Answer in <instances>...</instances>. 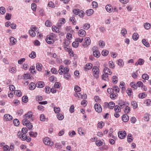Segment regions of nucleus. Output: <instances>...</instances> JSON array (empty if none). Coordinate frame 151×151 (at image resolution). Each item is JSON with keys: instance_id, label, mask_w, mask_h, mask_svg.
Returning <instances> with one entry per match:
<instances>
[{"instance_id": "nucleus-1", "label": "nucleus", "mask_w": 151, "mask_h": 151, "mask_svg": "<svg viewBox=\"0 0 151 151\" xmlns=\"http://www.w3.org/2000/svg\"><path fill=\"white\" fill-rule=\"evenodd\" d=\"M55 37V34L51 33L50 35L47 36L45 40L48 44H52L54 42V39Z\"/></svg>"}, {"instance_id": "nucleus-2", "label": "nucleus", "mask_w": 151, "mask_h": 151, "mask_svg": "<svg viewBox=\"0 0 151 151\" xmlns=\"http://www.w3.org/2000/svg\"><path fill=\"white\" fill-rule=\"evenodd\" d=\"M92 71L93 73V76L96 78L99 76V68L96 66H94L92 68Z\"/></svg>"}, {"instance_id": "nucleus-3", "label": "nucleus", "mask_w": 151, "mask_h": 151, "mask_svg": "<svg viewBox=\"0 0 151 151\" xmlns=\"http://www.w3.org/2000/svg\"><path fill=\"white\" fill-rule=\"evenodd\" d=\"M43 142L45 144L52 146L53 145V143L52 142L49 138L45 137L43 139Z\"/></svg>"}, {"instance_id": "nucleus-4", "label": "nucleus", "mask_w": 151, "mask_h": 151, "mask_svg": "<svg viewBox=\"0 0 151 151\" xmlns=\"http://www.w3.org/2000/svg\"><path fill=\"white\" fill-rule=\"evenodd\" d=\"M94 108L96 111L99 112H100L102 111V108L100 104H99L96 103L95 104Z\"/></svg>"}, {"instance_id": "nucleus-5", "label": "nucleus", "mask_w": 151, "mask_h": 151, "mask_svg": "<svg viewBox=\"0 0 151 151\" xmlns=\"http://www.w3.org/2000/svg\"><path fill=\"white\" fill-rule=\"evenodd\" d=\"M126 136V133L125 131H120L119 132L118 136L121 139H124Z\"/></svg>"}, {"instance_id": "nucleus-6", "label": "nucleus", "mask_w": 151, "mask_h": 151, "mask_svg": "<svg viewBox=\"0 0 151 151\" xmlns=\"http://www.w3.org/2000/svg\"><path fill=\"white\" fill-rule=\"evenodd\" d=\"M32 112L29 111L27 114H26L24 115V116L26 118L29 119L30 120H31L32 121L33 120V119L32 118Z\"/></svg>"}, {"instance_id": "nucleus-7", "label": "nucleus", "mask_w": 151, "mask_h": 151, "mask_svg": "<svg viewBox=\"0 0 151 151\" xmlns=\"http://www.w3.org/2000/svg\"><path fill=\"white\" fill-rule=\"evenodd\" d=\"M105 105L106 106H107L109 108L112 109L114 107L115 104L113 101L110 102L109 103L107 102H105Z\"/></svg>"}, {"instance_id": "nucleus-8", "label": "nucleus", "mask_w": 151, "mask_h": 151, "mask_svg": "<svg viewBox=\"0 0 151 151\" xmlns=\"http://www.w3.org/2000/svg\"><path fill=\"white\" fill-rule=\"evenodd\" d=\"M79 35L81 37H85L86 35V32L83 29H81L78 32Z\"/></svg>"}, {"instance_id": "nucleus-9", "label": "nucleus", "mask_w": 151, "mask_h": 151, "mask_svg": "<svg viewBox=\"0 0 151 151\" xmlns=\"http://www.w3.org/2000/svg\"><path fill=\"white\" fill-rule=\"evenodd\" d=\"M4 119L6 121H10L12 119V116L8 114H5L4 116Z\"/></svg>"}, {"instance_id": "nucleus-10", "label": "nucleus", "mask_w": 151, "mask_h": 151, "mask_svg": "<svg viewBox=\"0 0 151 151\" xmlns=\"http://www.w3.org/2000/svg\"><path fill=\"white\" fill-rule=\"evenodd\" d=\"M93 54L94 57L98 58L99 57L100 55V54L99 51L97 50H96L93 52Z\"/></svg>"}, {"instance_id": "nucleus-11", "label": "nucleus", "mask_w": 151, "mask_h": 151, "mask_svg": "<svg viewBox=\"0 0 151 151\" xmlns=\"http://www.w3.org/2000/svg\"><path fill=\"white\" fill-rule=\"evenodd\" d=\"M128 104L126 102H119V106L120 109H123Z\"/></svg>"}, {"instance_id": "nucleus-12", "label": "nucleus", "mask_w": 151, "mask_h": 151, "mask_svg": "<svg viewBox=\"0 0 151 151\" xmlns=\"http://www.w3.org/2000/svg\"><path fill=\"white\" fill-rule=\"evenodd\" d=\"M104 72L105 74L107 75H111L112 73L111 70L107 67H105L104 68Z\"/></svg>"}, {"instance_id": "nucleus-13", "label": "nucleus", "mask_w": 151, "mask_h": 151, "mask_svg": "<svg viewBox=\"0 0 151 151\" xmlns=\"http://www.w3.org/2000/svg\"><path fill=\"white\" fill-rule=\"evenodd\" d=\"M65 22V20L64 18L61 19L59 21L58 23V26L60 27L61 24H64Z\"/></svg>"}, {"instance_id": "nucleus-14", "label": "nucleus", "mask_w": 151, "mask_h": 151, "mask_svg": "<svg viewBox=\"0 0 151 151\" xmlns=\"http://www.w3.org/2000/svg\"><path fill=\"white\" fill-rule=\"evenodd\" d=\"M44 86V83L43 81H40L37 83L36 84V86L37 87L39 88H42Z\"/></svg>"}, {"instance_id": "nucleus-15", "label": "nucleus", "mask_w": 151, "mask_h": 151, "mask_svg": "<svg viewBox=\"0 0 151 151\" xmlns=\"http://www.w3.org/2000/svg\"><path fill=\"white\" fill-rule=\"evenodd\" d=\"M123 121L124 122H127L129 119V117L127 114L123 115L122 117Z\"/></svg>"}, {"instance_id": "nucleus-16", "label": "nucleus", "mask_w": 151, "mask_h": 151, "mask_svg": "<svg viewBox=\"0 0 151 151\" xmlns=\"http://www.w3.org/2000/svg\"><path fill=\"white\" fill-rule=\"evenodd\" d=\"M42 65L39 63H37L36 65V68L37 70L39 71H41L42 69Z\"/></svg>"}, {"instance_id": "nucleus-17", "label": "nucleus", "mask_w": 151, "mask_h": 151, "mask_svg": "<svg viewBox=\"0 0 151 151\" xmlns=\"http://www.w3.org/2000/svg\"><path fill=\"white\" fill-rule=\"evenodd\" d=\"M93 10L91 9H90L86 11V13L87 16H90L92 15L93 13Z\"/></svg>"}, {"instance_id": "nucleus-18", "label": "nucleus", "mask_w": 151, "mask_h": 151, "mask_svg": "<svg viewBox=\"0 0 151 151\" xmlns=\"http://www.w3.org/2000/svg\"><path fill=\"white\" fill-rule=\"evenodd\" d=\"M29 89L31 90H33L34 89L36 86V85L34 83L32 82L29 85Z\"/></svg>"}, {"instance_id": "nucleus-19", "label": "nucleus", "mask_w": 151, "mask_h": 151, "mask_svg": "<svg viewBox=\"0 0 151 151\" xmlns=\"http://www.w3.org/2000/svg\"><path fill=\"white\" fill-rule=\"evenodd\" d=\"M64 67L62 65H61L60 66L59 69L58 70V73L60 75H63V74L64 70Z\"/></svg>"}, {"instance_id": "nucleus-20", "label": "nucleus", "mask_w": 151, "mask_h": 151, "mask_svg": "<svg viewBox=\"0 0 151 151\" xmlns=\"http://www.w3.org/2000/svg\"><path fill=\"white\" fill-rule=\"evenodd\" d=\"M105 8L106 10L108 12H111L112 11V7L110 5H107L105 7Z\"/></svg>"}, {"instance_id": "nucleus-21", "label": "nucleus", "mask_w": 151, "mask_h": 151, "mask_svg": "<svg viewBox=\"0 0 151 151\" xmlns=\"http://www.w3.org/2000/svg\"><path fill=\"white\" fill-rule=\"evenodd\" d=\"M108 75L106 74H103L102 75L101 77L103 80L108 81H109L108 78Z\"/></svg>"}, {"instance_id": "nucleus-22", "label": "nucleus", "mask_w": 151, "mask_h": 151, "mask_svg": "<svg viewBox=\"0 0 151 151\" xmlns=\"http://www.w3.org/2000/svg\"><path fill=\"white\" fill-rule=\"evenodd\" d=\"M142 44L146 47H148L150 46L149 43L145 39H143L142 40Z\"/></svg>"}, {"instance_id": "nucleus-23", "label": "nucleus", "mask_w": 151, "mask_h": 151, "mask_svg": "<svg viewBox=\"0 0 151 151\" xmlns=\"http://www.w3.org/2000/svg\"><path fill=\"white\" fill-rule=\"evenodd\" d=\"M85 43L86 45H89L91 43V40L89 37H86L85 39Z\"/></svg>"}, {"instance_id": "nucleus-24", "label": "nucleus", "mask_w": 151, "mask_h": 151, "mask_svg": "<svg viewBox=\"0 0 151 151\" xmlns=\"http://www.w3.org/2000/svg\"><path fill=\"white\" fill-rule=\"evenodd\" d=\"M139 37V35L137 33H134L132 36V38L134 40H137Z\"/></svg>"}, {"instance_id": "nucleus-25", "label": "nucleus", "mask_w": 151, "mask_h": 151, "mask_svg": "<svg viewBox=\"0 0 151 151\" xmlns=\"http://www.w3.org/2000/svg\"><path fill=\"white\" fill-rule=\"evenodd\" d=\"M112 82L114 84H116L118 81V78L116 76H114L112 78Z\"/></svg>"}, {"instance_id": "nucleus-26", "label": "nucleus", "mask_w": 151, "mask_h": 151, "mask_svg": "<svg viewBox=\"0 0 151 151\" xmlns=\"http://www.w3.org/2000/svg\"><path fill=\"white\" fill-rule=\"evenodd\" d=\"M147 96V94L145 93H140L138 95V97L139 98L143 99Z\"/></svg>"}, {"instance_id": "nucleus-27", "label": "nucleus", "mask_w": 151, "mask_h": 151, "mask_svg": "<svg viewBox=\"0 0 151 151\" xmlns=\"http://www.w3.org/2000/svg\"><path fill=\"white\" fill-rule=\"evenodd\" d=\"M14 93L17 96H22V93L20 90H17L14 91Z\"/></svg>"}, {"instance_id": "nucleus-28", "label": "nucleus", "mask_w": 151, "mask_h": 151, "mask_svg": "<svg viewBox=\"0 0 151 151\" xmlns=\"http://www.w3.org/2000/svg\"><path fill=\"white\" fill-rule=\"evenodd\" d=\"M10 42L12 44H15L17 42L16 40L14 37H11L10 38Z\"/></svg>"}, {"instance_id": "nucleus-29", "label": "nucleus", "mask_w": 151, "mask_h": 151, "mask_svg": "<svg viewBox=\"0 0 151 151\" xmlns=\"http://www.w3.org/2000/svg\"><path fill=\"white\" fill-rule=\"evenodd\" d=\"M137 86L139 87H141V88H143V87H145V86H143V84L142 82L141 81H139L137 83Z\"/></svg>"}, {"instance_id": "nucleus-30", "label": "nucleus", "mask_w": 151, "mask_h": 151, "mask_svg": "<svg viewBox=\"0 0 151 151\" xmlns=\"http://www.w3.org/2000/svg\"><path fill=\"white\" fill-rule=\"evenodd\" d=\"M90 24L86 23L84 24L83 28L85 29L88 30L90 28Z\"/></svg>"}, {"instance_id": "nucleus-31", "label": "nucleus", "mask_w": 151, "mask_h": 151, "mask_svg": "<svg viewBox=\"0 0 151 151\" xmlns=\"http://www.w3.org/2000/svg\"><path fill=\"white\" fill-rule=\"evenodd\" d=\"M57 118L60 120H62L64 118V116L61 114H58L57 115Z\"/></svg>"}, {"instance_id": "nucleus-32", "label": "nucleus", "mask_w": 151, "mask_h": 151, "mask_svg": "<svg viewBox=\"0 0 151 151\" xmlns=\"http://www.w3.org/2000/svg\"><path fill=\"white\" fill-rule=\"evenodd\" d=\"M131 104L134 108L136 109L137 107V104L136 101H132Z\"/></svg>"}, {"instance_id": "nucleus-33", "label": "nucleus", "mask_w": 151, "mask_h": 151, "mask_svg": "<svg viewBox=\"0 0 151 151\" xmlns=\"http://www.w3.org/2000/svg\"><path fill=\"white\" fill-rule=\"evenodd\" d=\"M28 97L27 96H24L22 97V101L23 102L25 103H26L28 101Z\"/></svg>"}, {"instance_id": "nucleus-34", "label": "nucleus", "mask_w": 151, "mask_h": 151, "mask_svg": "<svg viewBox=\"0 0 151 151\" xmlns=\"http://www.w3.org/2000/svg\"><path fill=\"white\" fill-rule=\"evenodd\" d=\"M30 122L28 120L24 119L22 121V123L23 124L25 125H27Z\"/></svg>"}, {"instance_id": "nucleus-35", "label": "nucleus", "mask_w": 151, "mask_h": 151, "mask_svg": "<svg viewBox=\"0 0 151 151\" xmlns=\"http://www.w3.org/2000/svg\"><path fill=\"white\" fill-rule=\"evenodd\" d=\"M70 21L71 22H72V23L74 25L76 24V22L75 20V18L74 16H73L70 18Z\"/></svg>"}, {"instance_id": "nucleus-36", "label": "nucleus", "mask_w": 151, "mask_h": 151, "mask_svg": "<svg viewBox=\"0 0 151 151\" xmlns=\"http://www.w3.org/2000/svg\"><path fill=\"white\" fill-rule=\"evenodd\" d=\"M29 57L32 58H34L36 57L35 52L34 51H32L31 53L29 55Z\"/></svg>"}, {"instance_id": "nucleus-37", "label": "nucleus", "mask_w": 151, "mask_h": 151, "mask_svg": "<svg viewBox=\"0 0 151 151\" xmlns=\"http://www.w3.org/2000/svg\"><path fill=\"white\" fill-rule=\"evenodd\" d=\"M52 29L53 31H55L56 32L58 33L59 32V28L55 26H52Z\"/></svg>"}, {"instance_id": "nucleus-38", "label": "nucleus", "mask_w": 151, "mask_h": 151, "mask_svg": "<svg viewBox=\"0 0 151 151\" xmlns=\"http://www.w3.org/2000/svg\"><path fill=\"white\" fill-rule=\"evenodd\" d=\"M112 90L116 92H118L119 91V89L118 86H116V85H114L112 88Z\"/></svg>"}, {"instance_id": "nucleus-39", "label": "nucleus", "mask_w": 151, "mask_h": 151, "mask_svg": "<svg viewBox=\"0 0 151 151\" xmlns=\"http://www.w3.org/2000/svg\"><path fill=\"white\" fill-rule=\"evenodd\" d=\"M130 85L134 89H136L137 88V86L136 85L135 83L134 82H132L131 83Z\"/></svg>"}, {"instance_id": "nucleus-40", "label": "nucleus", "mask_w": 151, "mask_h": 151, "mask_svg": "<svg viewBox=\"0 0 151 151\" xmlns=\"http://www.w3.org/2000/svg\"><path fill=\"white\" fill-rule=\"evenodd\" d=\"M45 92L47 93H50L51 92V88L48 86L45 87Z\"/></svg>"}, {"instance_id": "nucleus-41", "label": "nucleus", "mask_w": 151, "mask_h": 151, "mask_svg": "<svg viewBox=\"0 0 151 151\" xmlns=\"http://www.w3.org/2000/svg\"><path fill=\"white\" fill-rule=\"evenodd\" d=\"M130 110V107L128 106V105H127L125 107L124 110V111L125 113L127 114L129 112Z\"/></svg>"}, {"instance_id": "nucleus-42", "label": "nucleus", "mask_w": 151, "mask_h": 151, "mask_svg": "<svg viewBox=\"0 0 151 151\" xmlns=\"http://www.w3.org/2000/svg\"><path fill=\"white\" fill-rule=\"evenodd\" d=\"M45 25L47 27H50L52 26V24L49 20H47L45 23Z\"/></svg>"}, {"instance_id": "nucleus-43", "label": "nucleus", "mask_w": 151, "mask_h": 151, "mask_svg": "<svg viewBox=\"0 0 151 151\" xmlns=\"http://www.w3.org/2000/svg\"><path fill=\"white\" fill-rule=\"evenodd\" d=\"M29 33L30 35L32 37H35V33L33 30H30L29 31Z\"/></svg>"}, {"instance_id": "nucleus-44", "label": "nucleus", "mask_w": 151, "mask_h": 151, "mask_svg": "<svg viewBox=\"0 0 151 151\" xmlns=\"http://www.w3.org/2000/svg\"><path fill=\"white\" fill-rule=\"evenodd\" d=\"M96 144L98 146H100L103 145V142L100 140H97L96 142Z\"/></svg>"}, {"instance_id": "nucleus-45", "label": "nucleus", "mask_w": 151, "mask_h": 151, "mask_svg": "<svg viewBox=\"0 0 151 151\" xmlns=\"http://www.w3.org/2000/svg\"><path fill=\"white\" fill-rule=\"evenodd\" d=\"M92 66L93 65L91 63H88L86 65V69H87L88 70L91 69Z\"/></svg>"}, {"instance_id": "nucleus-46", "label": "nucleus", "mask_w": 151, "mask_h": 151, "mask_svg": "<svg viewBox=\"0 0 151 151\" xmlns=\"http://www.w3.org/2000/svg\"><path fill=\"white\" fill-rule=\"evenodd\" d=\"M142 78L143 79L147 80L149 78V76L147 74L145 73L142 75Z\"/></svg>"}, {"instance_id": "nucleus-47", "label": "nucleus", "mask_w": 151, "mask_h": 151, "mask_svg": "<svg viewBox=\"0 0 151 151\" xmlns=\"http://www.w3.org/2000/svg\"><path fill=\"white\" fill-rule=\"evenodd\" d=\"M81 90L80 88L78 86L76 85L74 87V91L76 92H79Z\"/></svg>"}, {"instance_id": "nucleus-48", "label": "nucleus", "mask_w": 151, "mask_h": 151, "mask_svg": "<svg viewBox=\"0 0 151 151\" xmlns=\"http://www.w3.org/2000/svg\"><path fill=\"white\" fill-rule=\"evenodd\" d=\"M5 12V8L4 7H0V12L2 14H4Z\"/></svg>"}, {"instance_id": "nucleus-49", "label": "nucleus", "mask_w": 151, "mask_h": 151, "mask_svg": "<svg viewBox=\"0 0 151 151\" xmlns=\"http://www.w3.org/2000/svg\"><path fill=\"white\" fill-rule=\"evenodd\" d=\"M29 135L31 137H37V134L36 132L34 133L33 132H31L29 133Z\"/></svg>"}, {"instance_id": "nucleus-50", "label": "nucleus", "mask_w": 151, "mask_h": 151, "mask_svg": "<svg viewBox=\"0 0 151 151\" xmlns=\"http://www.w3.org/2000/svg\"><path fill=\"white\" fill-rule=\"evenodd\" d=\"M13 123L15 126H18L19 124V120L17 119H15L14 120Z\"/></svg>"}, {"instance_id": "nucleus-51", "label": "nucleus", "mask_w": 151, "mask_h": 151, "mask_svg": "<svg viewBox=\"0 0 151 151\" xmlns=\"http://www.w3.org/2000/svg\"><path fill=\"white\" fill-rule=\"evenodd\" d=\"M9 71L12 73H14L16 71L15 68L14 67H11L9 69Z\"/></svg>"}, {"instance_id": "nucleus-52", "label": "nucleus", "mask_w": 151, "mask_h": 151, "mask_svg": "<svg viewBox=\"0 0 151 151\" xmlns=\"http://www.w3.org/2000/svg\"><path fill=\"white\" fill-rule=\"evenodd\" d=\"M144 27L145 29H148L150 28V24L149 23H146L145 24Z\"/></svg>"}, {"instance_id": "nucleus-53", "label": "nucleus", "mask_w": 151, "mask_h": 151, "mask_svg": "<svg viewBox=\"0 0 151 151\" xmlns=\"http://www.w3.org/2000/svg\"><path fill=\"white\" fill-rule=\"evenodd\" d=\"M37 7L35 3H32L31 5V8L33 11H35L36 10Z\"/></svg>"}, {"instance_id": "nucleus-54", "label": "nucleus", "mask_w": 151, "mask_h": 151, "mask_svg": "<svg viewBox=\"0 0 151 151\" xmlns=\"http://www.w3.org/2000/svg\"><path fill=\"white\" fill-rule=\"evenodd\" d=\"M109 53V52L108 51L106 50H104L102 51V54L103 56H105L107 55Z\"/></svg>"}, {"instance_id": "nucleus-55", "label": "nucleus", "mask_w": 151, "mask_h": 151, "mask_svg": "<svg viewBox=\"0 0 151 151\" xmlns=\"http://www.w3.org/2000/svg\"><path fill=\"white\" fill-rule=\"evenodd\" d=\"M73 12L75 15H77L79 13V12H80L79 9H73Z\"/></svg>"}, {"instance_id": "nucleus-56", "label": "nucleus", "mask_w": 151, "mask_h": 151, "mask_svg": "<svg viewBox=\"0 0 151 151\" xmlns=\"http://www.w3.org/2000/svg\"><path fill=\"white\" fill-rule=\"evenodd\" d=\"M131 134H129L127 136V141L128 142H130L132 141V139L131 138Z\"/></svg>"}, {"instance_id": "nucleus-57", "label": "nucleus", "mask_w": 151, "mask_h": 151, "mask_svg": "<svg viewBox=\"0 0 151 151\" xmlns=\"http://www.w3.org/2000/svg\"><path fill=\"white\" fill-rule=\"evenodd\" d=\"M109 67L112 68H114V64H113V63L112 61H110L109 63Z\"/></svg>"}, {"instance_id": "nucleus-58", "label": "nucleus", "mask_w": 151, "mask_h": 151, "mask_svg": "<svg viewBox=\"0 0 151 151\" xmlns=\"http://www.w3.org/2000/svg\"><path fill=\"white\" fill-rule=\"evenodd\" d=\"M119 106L118 105H116L114 107V110L116 112H118L120 111V109H119Z\"/></svg>"}, {"instance_id": "nucleus-59", "label": "nucleus", "mask_w": 151, "mask_h": 151, "mask_svg": "<svg viewBox=\"0 0 151 151\" xmlns=\"http://www.w3.org/2000/svg\"><path fill=\"white\" fill-rule=\"evenodd\" d=\"M138 62H139V65H142L144 63V60L140 58L139 59Z\"/></svg>"}, {"instance_id": "nucleus-60", "label": "nucleus", "mask_w": 151, "mask_h": 151, "mask_svg": "<svg viewBox=\"0 0 151 151\" xmlns=\"http://www.w3.org/2000/svg\"><path fill=\"white\" fill-rule=\"evenodd\" d=\"M3 149L4 151H9L10 150L9 146L7 145H5L3 147Z\"/></svg>"}, {"instance_id": "nucleus-61", "label": "nucleus", "mask_w": 151, "mask_h": 151, "mask_svg": "<svg viewBox=\"0 0 151 151\" xmlns=\"http://www.w3.org/2000/svg\"><path fill=\"white\" fill-rule=\"evenodd\" d=\"M54 110L55 113H58L60 111V109L59 107H54Z\"/></svg>"}, {"instance_id": "nucleus-62", "label": "nucleus", "mask_w": 151, "mask_h": 151, "mask_svg": "<svg viewBox=\"0 0 151 151\" xmlns=\"http://www.w3.org/2000/svg\"><path fill=\"white\" fill-rule=\"evenodd\" d=\"M11 14H10L6 13L5 16V18L8 20H10L11 18Z\"/></svg>"}, {"instance_id": "nucleus-63", "label": "nucleus", "mask_w": 151, "mask_h": 151, "mask_svg": "<svg viewBox=\"0 0 151 151\" xmlns=\"http://www.w3.org/2000/svg\"><path fill=\"white\" fill-rule=\"evenodd\" d=\"M149 114H145V116L144 117V120L145 121H148L149 119Z\"/></svg>"}, {"instance_id": "nucleus-64", "label": "nucleus", "mask_w": 151, "mask_h": 151, "mask_svg": "<svg viewBox=\"0 0 151 151\" xmlns=\"http://www.w3.org/2000/svg\"><path fill=\"white\" fill-rule=\"evenodd\" d=\"M118 65H119L120 66H123V65L124 64L123 62L122 61V60L121 59H119L118 61Z\"/></svg>"}]
</instances>
